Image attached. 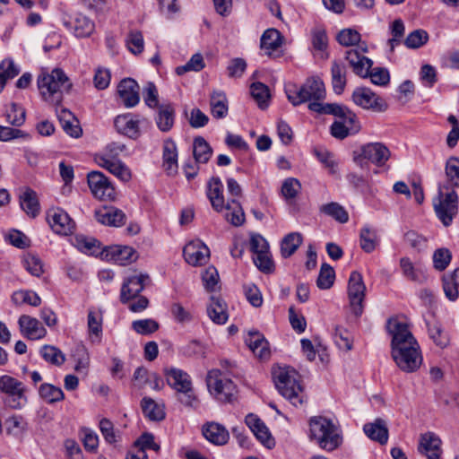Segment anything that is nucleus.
Wrapping results in <instances>:
<instances>
[{
    "instance_id": "1",
    "label": "nucleus",
    "mask_w": 459,
    "mask_h": 459,
    "mask_svg": "<svg viewBox=\"0 0 459 459\" xmlns=\"http://www.w3.org/2000/svg\"><path fill=\"white\" fill-rule=\"evenodd\" d=\"M386 331L391 337V355L396 366L406 373L417 371L423 358L408 320L403 316L391 317L386 322Z\"/></svg>"
},
{
    "instance_id": "2",
    "label": "nucleus",
    "mask_w": 459,
    "mask_h": 459,
    "mask_svg": "<svg viewBox=\"0 0 459 459\" xmlns=\"http://www.w3.org/2000/svg\"><path fill=\"white\" fill-rule=\"evenodd\" d=\"M273 378L278 392L293 406H302L307 403L300 376L294 368L276 367L273 369Z\"/></svg>"
},
{
    "instance_id": "3",
    "label": "nucleus",
    "mask_w": 459,
    "mask_h": 459,
    "mask_svg": "<svg viewBox=\"0 0 459 459\" xmlns=\"http://www.w3.org/2000/svg\"><path fill=\"white\" fill-rule=\"evenodd\" d=\"M367 50V46L347 50L346 59L350 66L359 77H369L373 84L386 86L390 82L389 71L383 67H374L371 69L372 60L363 55Z\"/></svg>"
},
{
    "instance_id": "4",
    "label": "nucleus",
    "mask_w": 459,
    "mask_h": 459,
    "mask_svg": "<svg viewBox=\"0 0 459 459\" xmlns=\"http://www.w3.org/2000/svg\"><path fill=\"white\" fill-rule=\"evenodd\" d=\"M37 83L42 99L52 105H59L64 93L68 92L72 86L64 71L58 68L51 73H42Z\"/></svg>"
},
{
    "instance_id": "5",
    "label": "nucleus",
    "mask_w": 459,
    "mask_h": 459,
    "mask_svg": "<svg viewBox=\"0 0 459 459\" xmlns=\"http://www.w3.org/2000/svg\"><path fill=\"white\" fill-rule=\"evenodd\" d=\"M285 92L289 101L294 106L307 101L309 104L319 102L325 99L326 94L325 83L319 76L307 78L301 86L288 84L285 87Z\"/></svg>"
},
{
    "instance_id": "6",
    "label": "nucleus",
    "mask_w": 459,
    "mask_h": 459,
    "mask_svg": "<svg viewBox=\"0 0 459 459\" xmlns=\"http://www.w3.org/2000/svg\"><path fill=\"white\" fill-rule=\"evenodd\" d=\"M310 436L318 446L328 452L335 450L342 442L338 428L332 420L317 416L309 420Z\"/></svg>"
},
{
    "instance_id": "7",
    "label": "nucleus",
    "mask_w": 459,
    "mask_h": 459,
    "mask_svg": "<svg viewBox=\"0 0 459 459\" xmlns=\"http://www.w3.org/2000/svg\"><path fill=\"white\" fill-rule=\"evenodd\" d=\"M168 385L176 391L178 399L186 406H193L196 401L189 374L178 368H168L164 370Z\"/></svg>"
},
{
    "instance_id": "8",
    "label": "nucleus",
    "mask_w": 459,
    "mask_h": 459,
    "mask_svg": "<svg viewBox=\"0 0 459 459\" xmlns=\"http://www.w3.org/2000/svg\"><path fill=\"white\" fill-rule=\"evenodd\" d=\"M435 212L445 226H449L458 212V195L447 186H439L437 196L433 200Z\"/></svg>"
},
{
    "instance_id": "9",
    "label": "nucleus",
    "mask_w": 459,
    "mask_h": 459,
    "mask_svg": "<svg viewBox=\"0 0 459 459\" xmlns=\"http://www.w3.org/2000/svg\"><path fill=\"white\" fill-rule=\"evenodd\" d=\"M206 385L212 396L223 403L231 402L237 393L233 381L226 377L220 369H211L207 372Z\"/></svg>"
},
{
    "instance_id": "10",
    "label": "nucleus",
    "mask_w": 459,
    "mask_h": 459,
    "mask_svg": "<svg viewBox=\"0 0 459 459\" xmlns=\"http://www.w3.org/2000/svg\"><path fill=\"white\" fill-rule=\"evenodd\" d=\"M0 392L6 394L4 403L12 409H21L27 403L23 383L11 376L0 377Z\"/></svg>"
},
{
    "instance_id": "11",
    "label": "nucleus",
    "mask_w": 459,
    "mask_h": 459,
    "mask_svg": "<svg viewBox=\"0 0 459 459\" xmlns=\"http://www.w3.org/2000/svg\"><path fill=\"white\" fill-rule=\"evenodd\" d=\"M249 245L255 266L263 273H271L273 270V262L267 240L262 235L253 233L250 236Z\"/></svg>"
},
{
    "instance_id": "12",
    "label": "nucleus",
    "mask_w": 459,
    "mask_h": 459,
    "mask_svg": "<svg viewBox=\"0 0 459 459\" xmlns=\"http://www.w3.org/2000/svg\"><path fill=\"white\" fill-rule=\"evenodd\" d=\"M308 108L318 114H329L336 117L343 122L344 126H358V132L360 130V124L357 116L347 107L337 103L312 102L308 104Z\"/></svg>"
},
{
    "instance_id": "13",
    "label": "nucleus",
    "mask_w": 459,
    "mask_h": 459,
    "mask_svg": "<svg viewBox=\"0 0 459 459\" xmlns=\"http://www.w3.org/2000/svg\"><path fill=\"white\" fill-rule=\"evenodd\" d=\"M63 25L76 38H88L95 30V23L82 13L67 14L62 16Z\"/></svg>"
},
{
    "instance_id": "14",
    "label": "nucleus",
    "mask_w": 459,
    "mask_h": 459,
    "mask_svg": "<svg viewBox=\"0 0 459 459\" xmlns=\"http://www.w3.org/2000/svg\"><path fill=\"white\" fill-rule=\"evenodd\" d=\"M89 188L94 197L108 201L113 200L116 191L109 179L100 171H91L87 175Z\"/></svg>"
},
{
    "instance_id": "15",
    "label": "nucleus",
    "mask_w": 459,
    "mask_h": 459,
    "mask_svg": "<svg viewBox=\"0 0 459 459\" xmlns=\"http://www.w3.org/2000/svg\"><path fill=\"white\" fill-rule=\"evenodd\" d=\"M354 156L356 162L368 160L373 164L383 166L390 158L389 149L382 143H369L362 145Z\"/></svg>"
},
{
    "instance_id": "16",
    "label": "nucleus",
    "mask_w": 459,
    "mask_h": 459,
    "mask_svg": "<svg viewBox=\"0 0 459 459\" xmlns=\"http://www.w3.org/2000/svg\"><path fill=\"white\" fill-rule=\"evenodd\" d=\"M365 291L366 286L362 275L356 271L352 272L348 282V296L352 312L356 316H360L362 313Z\"/></svg>"
},
{
    "instance_id": "17",
    "label": "nucleus",
    "mask_w": 459,
    "mask_h": 459,
    "mask_svg": "<svg viewBox=\"0 0 459 459\" xmlns=\"http://www.w3.org/2000/svg\"><path fill=\"white\" fill-rule=\"evenodd\" d=\"M47 221L56 234L69 235L74 229V221L65 210L59 207L50 208L47 212Z\"/></svg>"
},
{
    "instance_id": "18",
    "label": "nucleus",
    "mask_w": 459,
    "mask_h": 459,
    "mask_svg": "<svg viewBox=\"0 0 459 459\" xmlns=\"http://www.w3.org/2000/svg\"><path fill=\"white\" fill-rule=\"evenodd\" d=\"M95 161L123 182H128L132 178L130 169L121 160L111 159L108 153L96 155Z\"/></svg>"
},
{
    "instance_id": "19",
    "label": "nucleus",
    "mask_w": 459,
    "mask_h": 459,
    "mask_svg": "<svg viewBox=\"0 0 459 459\" xmlns=\"http://www.w3.org/2000/svg\"><path fill=\"white\" fill-rule=\"evenodd\" d=\"M183 254L186 263L194 266L204 264L210 257L209 248L198 239L186 244Z\"/></svg>"
},
{
    "instance_id": "20",
    "label": "nucleus",
    "mask_w": 459,
    "mask_h": 459,
    "mask_svg": "<svg viewBox=\"0 0 459 459\" xmlns=\"http://www.w3.org/2000/svg\"><path fill=\"white\" fill-rule=\"evenodd\" d=\"M352 100L356 105L366 109L377 108L382 110L385 107L384 100L366 87L355 89L352 93Z\"/></svg>"
},
{
    "instance_id": "21",
    "label": "nucleus",
    "mask_w": 459,
    "mask_h": 459,
    "mask_svg": "<svg viewBox=\"0 0 459 459\" xmlns=\"http://www.w3.org/2000/svg\"><path fill=\"white\" fill-rule=\"evenodd\" d=\"M117 94L126 108H133L139 103V85L134 79H123L117 85Z\"/></svg>"
},
{
    "instance_id": "22",
    "label": "nucleus",
    "mask_w": 459,
    "mask_h": 459,
    "mask_svg": "<svg viewBox=\"0 0 459 459\" xmlns=\"http://www.w3.org/2000/svg\"><path fill=\"white\" fill-rule=\"evenodd\" d=\"M18 325L22 334L30 340H39L47 334V330L40 322L30 316L22 315L19 317Z\"/></svg>"
},
{
    "instance_id": "23",
    "label": "nucleus",
    "mask_w": 459,
    "mask_h": 459,
    "mask_svg": "<svg viewBox=\"0 0 459 459\" xmlns=\"http://www.w3.org/2000/svg\"><path fill=\"white\" fill-rule=\"evenodd\" d=\"M140 122L139 116L127 113L117 116L114 124L119 133L136 139L140 135Z\"/></svg>"
},
{
    "instance_id": "24",
    "label": "nucleus",
    "mask_w": 459,
    "mask_h": 459,
    "mask_svg": "<svg viewBox=\"0 0 459 459\" xmlns=\"http://www.w3.org/2000/svg\"><path fill=\"white\" fill-rule=\"evenodd\" d=\"M105 258L120 265H126L137 259L135 250L128 246H112L103 252Z\"/></svg>"
},
{
    "instance_id": "25",
    "label": "nucleus",
    "mask_w": 459,
    "mask_h": 459,
    "mask_svg": "<svg viewBox=\"0 0 459 459\" xmlns=\"http://www.w3.org/2000/svg\"><path fill=\"white\" fill-rule=\"evenodd\" d=\"M245 422L256 438L267 448H273L275 445L274 439L272 437L268 428L255 414L246 416Z\"/></svg>"
},
{
    "instance_id": "26",
    "label": "nucleus",
    "mask_w": 459,
    "mask_h": 459,
    "mask_svg": "<svg viewBox=\"0 0 459 459\" xmlns=\"http://www.w3.org/2000/svg\"><path fill=\"white\" fill-rule=\"evenodd\" d=\"M418 451L428 459H436L442 454L441 440L433 432H427L420 435Z\"/></svg>"
},
{
    "instance_id": "27",
    "label": "nucleus",
    "mask_w": 459,
    "mask_h": 459,
    "mask_svg": "<svg viewBox=\"0 0 459 459\" xmlns=\"http://www.w3.org/2000/svg\"><path fill=\"white\" fill-rule=\"evenodd\" d=\"M202 432L206 440L216 446H223L230 439L227 429L217 422H207L202 428Z\"/></svg>"
},
{
    "instance_id": "28",
    "label": "nucleus",
    "mask_w": 459,
    "mask_h": 459,
    "mask_svg": "<svg viewBox=\"0 0 459 459\" xmlns=\"http://www.w3.org/2000/svg\"><path fill=\"white\" fill-rule=\"evenodd\" d=\"M146 276L134 275L128 277L121 288L120 300L122 303H127L130 299L136 298L144 288Z\"/></svg>"
},
{
    "instance_id": "29",
    "label": "nucleus",
    "mask_w": 459,
    "mask_h": 459,
    "mask_svg": "<svg viewBox=\"0 0 459 459\" xmlns=\"http://www.w3.org/2000/svg\"><path fill=\"white\" fill-rule=\"evenodd\" d=\"M363 430L368 438L381 445H385L388 441V428L383 419L377 418L373 422L366 423Z\"/></svg>"
},
{
    "instance_id": "30",
    "label": "nucleus",
    "mask_w": 459,
    "mask_h": 459,
    "mask_svg": "<svg viewBox=\"0 0 459 459\" xmlns=\"http://www.w3.org/2000/svg\"><path fill=\"white\" fill-rule=\"evenodd\" d=\"M207 197L216 212H222L225 207L223 185L219 178H212L207 184Z\"/></svg>"
},
{
    "instance_id": "31",
    "label": "nucleus",
    "mask_w": 459,
    "mask_h": 459,
    "mask_svg": "<svg viewBox=\"0 0 459 459\" xmlns=\"http://www.w3.org/2000/svg\"><path fill=\"white\" fill-rule=\"evenodd\" d=\"M95 218L101 224L119 227L124 224L125 214L113 207H101L95 211Z\"/></svg>"
},
{
    "instance_id": "32",
    "label": "nucleus",
    "mask_w": 459,
    "mask_h": 459,
    "mask_svg": "<svg viewBox=\"0 0 459 459\" xmlns=\"http://www.w3.org/2000/svg\"><path fill=\"white\" fill-rule=\"evenodd\" d=\"M400 267L403 276L410 281L423 283L428 279L426 270L419 264H413L408 257L400 259Z\"/></svg>"
},
{
    "instance_id": "33",
    "label": "nucleus",
    "mask_w": 459,
    "mask_h": 459,
    "mask_svg": "<svg viewBox=\"0 0 459 459\" xmlns=\"http://www.w3.org/2000/svg\"><path fill=\"white\" fill-rule=\"evenodd\" d=\"M207 314L210 319L217 325H224L229 318L227 305L219 297L212 296L207 307Z\"/></svg>"
},
{
    "instance_id": "34",
    "label": "nucleus",
    "mask_w": 459,
    "mask_h": 459,
    "mask_svg": "<svg viewBox=\"0 0 459 459\" xmlns=\"http://www.w3.org/2000/svg\"><path fill=\"white\" fill-rule=\"evenodd\" d=\"M252 352L260 359H267L270 356L268 342L258 332H250L245 340Z\"/></svg>"
},
{
    "instance_id": "35",
    "label": "nucleus",
    "mask_w": 459,
    "mask_h": 459,
    "mask_svg": "<svg viewBox=\"0 0 459 459\" xmlns=\"http://www.w3.org/2000/svg\"><path fill=\"white\" fill-rule=\"evenodd\" d=\"M380 238L376 229L364 226L359 232V246L366 253H372L379 245Z\"/></svg>"
},
{
    "instance_id": "36",
    "label": "nucleus",
    "mask_w": 459,
    "mask_h": 459,
    "mask_svg": "<svg viewBox=\"0 0 459 459\" xmlns=\"http://www.w3.org/2000/svg\"><path fill=\"white\" fill-rule=\"evenodd\" d=\"M211 113L217 119L224 118L228 114V100L221 91H214L210 99Z\"/></svg>"
},
{
    "instance_id": "37",
    "label": "nucleus",
    "mask_w": 459,
    "mask_h": 459,
    "mask_svg": "<svg viewBox=\"0 0 459 459\" xmlns=\"http://www.w3.org/2000/svg\"><path fill=\"white\" fill-rule=\"evenodd\" d=\"M459 268H456L453 273L444 275L443 277V289L446 297L451 300L455 301L459 297Z\"/></svg>"
},
{
    "instance_id": "38",
    "label": "nucleus",
    "mask_w": 459,
    "mask_h": 459,
    "mask_svg": "<svg viewBox=\"0 0 459 459\" xmlns=\"http://www.w3.org/2000/svg\"><path fill=\"white\" fill-rule=\"evenodd\" d=\"M281 45V33L275 29L266 30L261 37V48L270 56Z\"/></svg>"
},
{
    "instance_id": "39",
    "label": "nucleus",
    "mask_w": 459,
    "mask_h": 459,
    "mask_svg": "<svg viewBox=\"0 0 459 459\" xmlns=\"http://www.w3.org/2000/svg\"><path fill=\"white\" fill-rule=\"evenodd\" d=\"M446 182L441 186H447L448 189L459 188V159L451 157L446 160Z\"/></svg>"
},
{
    "instance_id": "40",
    "label": "nucleus",
    "mask_w": 459,
    "mask_h": 459,
    "mask_svg": "<svg viewBox=\"0 0 459 459\" xmlns=\"http://www.w3.org/2000/svg\"><path fill=\"white\" fill-rule=\"evenodd\" d=\"M22 209L30 217H36L39 212V204L36 193L28 188L20 197Z\"/></svg>"
},
{
    "instance_id": "41",
    "label": "nucleus",
    "mask_w": 459,
    "mask_h": 459,
    "mask_svg": "<svg viewBox=\"0 0 459 459\" xmlns=\"http://www.w3.org/2000/svg\"><path fill=\"white\" fill-rule=\"evenodd\" d=\"M163 167L169 172L176 171L178 168V152L176 143L168 140L163 146Z\"/></svg>"
},
{
    "instance_id": "42",
    "label": "nucleus",
    "mask_w": 459,
    "mask_h": 459,
    "mask_svg": "<svg viewBox=\"0 0 459 459\" xmlns=\"http://www.w3.org/2000/svg\"><path fill=\"white\" fill-rule=\"evenodd\" d=\"M226 209L225 219L235 227L241 226L245 221V213L240 204L235 200H231L225 204Z\"/></svg>"
},
{
    "instance_id": "43",
    "label": "nucleus",
    "mask_w": 459,
    "mask_h": 459,
    "mask_svg": "<svg viewBox=\"0 0 459 459\" xmlns=\"http://www.w3.org/2000/svg\"><path fill=\"white\" fill-rule=\"evenodd\" d=\"M333 90L336 94H342L346 85V68L333 62L331 68Z\"/></svg>"
},
{
    "instance_id": "44",
    "label": "nucleus",
    "mask_w": 459,
    "mask_h": 459,
    "mask_svg": "<svg viewBox=\"0 0 459 459\" xmlns=\"http://www.w3.org/2000/svg\"><path fill=\"white\" fill-rule=\"evenodd\" d=\"M302 243V236L299 232L286 235L281 243V253L285 258L292 255Z\"/></svg>"
},
{
    "instance_id": "45",
    "label": "nucleus",
    "mask_w": 459,
    "mask_h": 459,
    "mask_svg": "<svg viewBox=\"0 0 459 459\" xmlns=\"http://www.w3.org/2000/svg\"><path fill=\"white\" fill-rule=\"evenodd\" d=\"M175 110L170 105L161 106L156 117V124L160 130L169 131L174 125Z\"/></svg>"
},
{
    "instance_id": "46",
    "label": "nucleus",
    "mask_w": 459,
    "mask_h": 459,
    "mask_svg": "<svg viewBox=\"0 0 459 459\" xmlns=\"http://www.w3.org/2000/svg\"><path fill=\"white\" fill-rule=\"evenodd\" d=\"M74 245L78 250L88 255H98L100 251V243L95 238L83 235L75 236Z\"/></svg>"
},
{
    "instance_id": "47",
    "label": "nucleus",
    "mask_w": 459,
    "mask_h": 459,
    "mask_svg": "<svg viewBox=\"0 0 459 459\" xmlns=\"http://www.w3.org/2000/svg\"><path fill=\"white\" fill-rule=\"evenodd\" d=\"M193 153L196 162L206 163L212 156V150L209 143L199 136L194 140Z\"/></svg>"
},
{
    "instance_id": "48",
    "label": "nucleus",
    "mask_w": 459,
    "mask_h": 459,
    "mask_svg": "<svg viewBox=\"0 0 459 459\" xmlns=\"http://www.w3.org/2000/svg\"><path fill=\"white\" fill-rule=\"evenodd\" d=\"M12 301L17 306L28 304L32 307H39L41 304V299L39 296L30 290H20L14 291L12 295Z\"/></svg>"
},
{
    "instance_id": "49",
    "label": "nucleus",
    "mask_w": 459,
    "mask_h": 459,
    "mask_svg": "<svg viewBox=\"0 0 459 459\" xmlns=\"http://www.w3.org/2000/svg\"><path fill=\"white\" fill-rule=\"evenodd\" d=\"M39 394L48 403H55L65 399V394L60 387L48 383L39 386Z\"/></svg>"
},
{
    "instance_id": "50",
    "label": "nucleus",
    "mask_w": 459,
    "mask_h": 459,
    "mask_svg": "<svg viewBox=\"0 0 459 459\" xmlns=\"http://www.w3.org/2000/svg\"><path fill=\"white\" fill-rule=\"evenodd\" d=\"M142 409L145 417L151 420H161L165 417L163 409L152 399L144 397L142 400Z\"/></svg>"
},
{
    "instance_id": "51",
    "label": "nucleus",
    "mask_w": 459,
    "mask_h": 459,
    "mask_svg": "<svg viewBox=\"0 0 459 459\" xmlns=\"http://www.w3.org/2000/svg\"><path fill=\"white\" fill-rule=\"evenodd\" d=\"M320 212L333 218L340 223H345L349 221V215L346 210L335 202L322 205L320 207Z\"/></svg>"
},
{
    "instance_id": "52",
    "label": "nucleus",
    "mask_w": 459,
    "mask_h": 459,
    "mask_svg": "<svg viewBox=\"0 0 459 459\" xmlns=\"http://www.w3.org/2000/svg\"><path fill=\"white\" fill-rule=\"evenodd\" d=\"M20 73L19 67L11 59L3 60L0 64V92L3 91L5 82L13 79Z\"/></svg>"
},
{
    "instance_id": "53",
    "label": "nucleus",
    "mask_w": 459,
    "mask_h": 459,
    "mask_svg": "<svg viewBox=\"0 0 459 459\" xmlns=\"http://www.w3.org/2000/svg\"><path fill=\"white\" fill-rule=\"evenodd\" d=\"M23 267L31 275L39 277L44 273V265L40 258L33 254H27L22 258Z\"/></svg>"
},
{
    "instance_id": "54",
    "label": "nucleus",
    "mask_w": 459,
    "mask_h": 459,
    "mask_svg": "<svg viewBox=\"0 0 459 459\" xmlns=\"http://www.w3.org/2000/svg\"><path fill=\"white\" fill-rule=\"evenodd\" d=\"M250 91L252 97L261 108L267 107L270 94L269 89L265 84L262 82H254L250 86Z\"/></svg>"
},
{
    "instance_id": "55",
    "label": "nucleus",
    "mask_w": 459,
    "mask_h": 459,
    "mask_svg": "<svg viewBox=\"0 0 459 459\" xmlns=\"http://www.w3.org/2000/svg\"><path fill=\"white\" fill-rule=\"evenodd\" d=\"M335 273L333 268L328 264H323L316 281V285L321 290L330 289L334 281Z\"/></svg>"
},
{
    "instance_id": "56",
    "label": "nucleus",
    "mask_w": 459,
    "mask_h": 459,
    "mask_svg": "<svg viewBox=\"0 0 459 459\" xmlns=\"http://www.w3.org/2000/svg\"><path fill=\"white\" fill-rule=\"evenodd\" d=\"M40 354L46 361L56 366H61L65 360L64 353L55 346H43L40 350Z\"/></svg>"
},
{
    "instance_id": "57",
    "label": "nucleus",
    "mask_w": 459,
    "mask_h": 459,
    "mask_svg": "<svg viewBox=\"0 0 459 459\" xmlns=\"http://www.w3.org/2000/svg\"><path fill=\"white\" fill-rule=\"evenodd\" d=\"M301 191L300 182L294 178H286L281 186V195L285 200L290 201L297 197Z\"/></svg>"
},
{
    "instance_id": "58",
    "label": "nucleus",
    "mask_w": 459,
    "mask_h": 459,
    "mask_svg": "<svg viewBox=\"0 0 459 459\" xmlns=\"http://www.w3.org/2000/svg\"><path fill=\"white\" fill-rule=\"evenodd\" d=\"M88 331L90 336L99 338L102 333V315L96 310H90L88 313Z\"/></svg>"
},
{
    "instance_id": "59",
    "label": "nucleus",
    "mask_w": 459,
    "mask_h": 459,
    "mask_svg": "<svg viewBox=\"0 0 459 459\" xmlns=\"http://www.w3.org/2000/svg\"><path fill=\"white\" fill-rule=\"evenodd\" d=\"M429 40V34L424 30H415L411 32L404 40V45L408 48H419L425 45Z\"/></svg>"
},
{
    "instance_id": "60",
    "label": "nucleus",
    "mask_w": 459,
    "mask_h": 459,
    "mask_svg": "<svg viewBox=\"0 0 459 459\" xmlns=\"http://www.w3.org/2000/svg\"><path fill=\"white\" fill-rule=\"evenodd\" d=\"M83 446L87 451L95 452L99 446V437L91 429L83 427L80 429Z\"/></svg>"
},
{
    "instance_id": "61",
    "label": "nucleus",
    "mask_w": 459,
    "mask_h": 459,
    "mask_svg": "<svg viewBox=\"0 0 459 459\" xmlns=\"http://www.w3.org/2000/svg\"><path fill=\"white\" fill-rule=\"evenodd\" d=\"M132 328L139 334L148 335L159 329V324L153 319L146 318L134 321Z\"/></svg>"
},
{
    "instance_id": "62",
    "label": "nucleus",
    "mask_w": 459,
    "mask_h": 459,
    "mask_svg": "<svg viewBox=\"0 0 459 459\" xmlns=\"http://www.w3.org/2000/svg\"><path fill=\"white\" fill-rule=\"evenodd\" d=\"M204 68V62L203 56L199 53L192 56L190 60L184 65L178 66L176 69V73L178 75H182L189 71L199 72Z\"/></svg>"
},
{
    "instance_id": "63",
    "label": "nucleus",
    "mask_w": 459,
    "mask_h": 459,
    "mask_svg": "<svg viewBox=\"0 0 459 459\" xmlns=\"http://www.w3.org/2000/svg\"><path fill=\"white\" fill-rule=\"evenodd\" d=\"M126 45L130 52L133 54H140L144 48L143 37L141 31L132 30L129 32L126 39Z\"/></svg>"
},
{
    "instance_id": "64",
    "label": "nucleus",
    "mask_w": 459,
    "mask_h": 459,
    "mask_svg": "<svg viewBox=\"0 0 459 459\" xmlns=\"http://www.w3.org/2000/svg\"><path fill=\"white\" fill-rule=\"evenodd\" d=\"M314 154L317 160L329 169L331 173L335 172L337 167V161L334 155L326 149L319 148L314 150Z\"/></svg>"
}]
</instances>
